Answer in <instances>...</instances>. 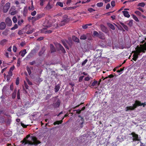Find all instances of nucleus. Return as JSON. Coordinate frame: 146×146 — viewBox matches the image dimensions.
<instances>
[{
	"label": "nucleus",
	"mask_w": 146,
	"mask_h": 146,
	"mask_svg": "<svg viewBox=\"0 0 146 146\" xmlns=\"http://www.w3.org/2000/svg\"><path fill=\"white\" fill-rule=\"evenodd\" d=\"M31 141L29 140H26V138H24L23 140L21 141V143H24V145H25L27 144H28L29 145H37L38 144L41 143V142L37 140V138L33 136H31Z\"/></svg>",
	"instance_id": "nucleus-1"
},
{
	"label": "nucleus",
	"mask_w": 146,
	"mask_h": 146,
	"mask_svg": "<svg viewBox=\"0 0 146 146\" xmlns=\"http://www.w3.org/2000/svg\"><path fill=\"white\" fill-rule=\"evenodd\" d=\"M135 50L132 51V53H134V54L133 55V58L132 59L135 61H136L138 57V56L140 55V53L142 52L145 53V51L143 49V48L141 46H137V47L135 48Z\"/></svg>",
	"instance_id": "nucleus-2"
},
{
	"label": "nucleus",
	"mask_w": 146,
	"mask_h": 146,
	"mask_svg": "<svg viewBox=\"0 0 146 146\" xmlns=\"http://www.w3.org/2000/svg\"><path fill=\"white\" fill-rule=\"evenodd\" d=\"M146 105V102L141 103V102L138 100H136L135 101V104L133 106H127L126 108V111H127L129 110H133L137 107L143 106V107H144Z\"/></svg>",
	"instance_id": "nucleus-3"
},
{
	"label": "nucleus",
	"mask_w": 146,
	"mask_h": 146,
	"mask_svg": "<svg viewBox=\"0 0 146 146\" xmlns=\"http://www.w3.org/2000/svg\"><path fill=\"white\" fill-rule=\"evenodd\" d=\"M58 96L53 98V104L51 105L54 108H57L60 106L61 103L60 100L58 98Z\"/></svg>",
	"instance_id": "nucleus-4"
},
{
	"label": "nucleus",
	"mask_w": 146,
	"mask_h": 146,
	"mask_svg": "<svg viewBox=\"0 0 146 146\" xmlns=\"http://www.w3.org/2000/svg\"><path fill=\"white\" fill-rule=\"evenodd\" d=\"M103 35L101 33V47H104L106 46H109L111 44V42L108 39V42H107V39H105V36H103Z\"/></svg>",
	"instance_id": "nucleus-5"
},
{
	"label": "nucleus",
	"mask_w": 146,
	"mask_h": 146,
	"mask_svg": "<svg viewBox=\"0 0 146 146\" xmlns=\"http://www.w3.org/2000/svg\"><path fill=\"white\" fill-rule=\"evenodd\" d=\"M84 121V118H81V119H78L76 121V125L77 126V127H76V129H80L82 128L83 126V124Z\"/></svg>",
	"instance_id": "nucleus-6"
},
{
	"label": "nucleus",
	"mask_w": 146,
	"mask_h": 146,
	"mask_svg": "<svg viewBox=\"0 0 146 146\" xmlns=\"http://www.w3.org/2000/svg\"><path fill=\"white\" fill-rule=\"evenodd\" d=\"M69 20L68 18V16L67 15H65L63 16L62 20L61 21V23L59 24L60 26L64 25L68 23Z\"/></svg>",
	"instance_id": "nucleus-7"
},
{
	"label": "nucleus",
	"mask_w": 146,
	"mask_h": 146,
	"mask_svg": "<svg viewBox=\"0 0 146 146\" xmlns=\"http://www.w3.org/2000/svg\"><path fill=\"white\" fill-rule=\"evenodd\" d=\"M131 135L133 137V141H139L140 140L138 137V135L134 132L131 133Z\"/></svg>",
	"instance_id": "nucleus-8"
},
{
	"label": "nucleus",
	"mask_w": 146,
	"mask_h": 146,
	"mask_svg": "<svg viewBox=\"0 0 146 146\" xmlns=\"http://www.w3.org/2000/svg\"><path fill=\"white\" fill-rule=\"evenodd\" d=\"M57 51L60 50L64 54L66 53V51L63 46L60 44H58L57 45Z\"/></svg>",
	"instance_id": "nucleus-9"
},
{
	"label": "nucleus",
	"mask_w": 146,
	"mask_h": 146,
	"mask_svg": "<svg viewBox=\"0 0 146 146\" xmlns=\"http://www.w3.org/2000/svg\"><path fill=\"white\" fill-rule=\"evenodd\" d=\"M10 7V3H6L4 6L3 9V12L6 13L8 11Z\"/></svg>",
	"instance_id": "nucleus-10"
},
{
	"label": "nucleus",
	"mask_w": 146,
	"mask_h": 146,
	"mask_svg": "<svg viewBox=\"0 0 146 146\" xmlns=\"http://www.w3.org/2000/svg\"><path fill=\"white\" fill-rule=\"evenodd\" d=\"M5 23L6 25L8 26H10L12 25V21L9 17L7 18L5 20Z\"/></svg>",
	"instance_id": "nucleus-11"
},
{
	"label": "nucleus",
	"mask_w": 146,
	"mask_h": 146,
	"mask_svg": "<svg viewBox=\"0 0 146 146\" xmlns=\"http://www.w3.org/2000/svg\"><path fill=\"white\" fill-rule=\"evenodd\" d=\"M101 30L102 31L105 33H107L108 32V30L107 28L102 25H101Z\"/></svg>",
	"instance_id": "nucleus-12"
},
{
	"label": "nucleus",
	"mask_w": 146,
	"mask_h": 146,
	"mask_svg": "<svg viewBox=\"0 0 146 146\" xmlns=\"http://www.w3.org/2000/svg\"><path fill=\"white\" fill-rule=\"evenodd\" d=\"M45 50V47H42V48L41 49V50L39 52V56H41L42 55L44 54Z\"/></svg>",
	"instance_id": "nucleus-13"
},
{
	"label": "nucleus",
	"mask_w": 146,
	"mask_h": 146,
	"mask_svg": "<svg viewBox=\"0 0 146 146\" xmlns=\"http://www.w3.org/2000/svg\"><path fill=\"white\" fill-rule=\"evenodd\" d=\"M60 84H59L55 85V87L54 88L55 93L59 91L60 88Z\"/></svg>",
	"instance_id": "nucleus-14"
},
{
	"label": "nucleus",
	"mask_w": 146,
	"mask_h": 146,
	"mask_svg": "<svg viewBox=\"0 0 146 146\" xmlns=\"http://www.w3.org/2000/svg\"><path fill=\"white\" fill-rule=\"evenodd\" d=\"M50 47L51 53H53L56 51V50L54 45L52 44H50Z\"/></svg>",
	"instance_id": "nucleus-15"
},
{
	"label": "nucleus",
	"mask_w": 146,
	"mask_h": 146,
	"mask_svg": "<svg viewBox=\"0 0 146 146\" xmlns=\"http://www.w3.org/2000/svg\"><path fill=\"white\" fill-rule=\"evenodd\" d=\"M6 27L5 23L4 22H2L0 24V29L1 30L4 29Z\"/></svg>",
	"instance_id": "nucleus-16"
},
{
	"label": "nucleus",
	"mask_w": 146,
	"mask_h": 146,
	"mask_svg": "<svg viewBox=\"0 0 146 146\" xmlns=\"http://www.w3.org/2000/svg\"><path fill=\"white\" fill-rule=\"evenodd\" d=\"M88 35H89V34H87L86 35H83L81 36L80 39L82 40H85L87 38Z\"/></svg>",
	"instance_id": "nucleus-17"
},
{
	"label": "nucleus",
	"mask_w": 146,
	"mask_h": 146,
	"mask_svg": "<svg viewBox=\"0 0 146 146\" xmlns=\"http://www.w3.org/2000/svg\"><path fill=\"white\" fill-rule=\"evenodd\" d=\"M35 50H33L31 52L29 53V54L27 56V58H30L32 57L33 55V53H35Z\"/></svg>",
	"instance_id": "nucleus-18"
},
{
	"label": "nucleus",
	"mask_w": 146,
	"mask_h": 146,
	"mask_svg": "<svg viewBox=\"0 0 146 146\" xmlns=\"http://www.w3.org/2000/svg\"><path fill=\"white\" fill-rule=\"evenodd\" d=\"M124 15L126 17L129 18L130 17V15L129 14V13L127 11H122Z\"/></svg>",
	"instance_id": "nucleus-19"
},
{
	"label": "nucleus",
	"mask_w": 146,
	"mask_h": 146,
	"mask_svg": "<svg viewBox=\"0 0 146 146\" xmlns=\"http://www.w3.org/2000/svg\"><path fill=\"white\" fill-rule=\"evenodd\" d=\"M100 79L99 81V82L98 83L97 81H95L94 82L91 84V86H97L100 84Z\"/></svg>",
	"instance_id": "nucleus-20"
},
{
	"label": "nucleus",
	"mask_w": 146,
	"mask_h": 146,
	"mask_svg": "<svg viewBox=\"0 0 146 146\" xmlns=\"http://www.w3.org/2000/svg\"><path fill=\"white\" fill-rule=\"evenodd\" d=\"M93 35L100 38V35L96 31H94L93 32Z\"/></svg>",
	"instance_id": "nucleus-21"
},
{
	"label": "nucleus",
	"mask_w": 146,
	"mask_h": 146,
	"mask_svg": "<svg viewBox=\"0 0 146 146\" xmlns=\"http://www.w3.org/2000/svg\"><path fill=\"white\" fill-rule=\"evenodd\" d=\"M72 39L73 40L74 42H79L80 40L79 39L75 36H72Z\"/></svg>",
	"instance_id": "nucleus-22"
},
{
	"label": "nucleus",
	"mask_w": 146,
	"mask_h": 146,
	"mask_svg": "<svg viewBox=\"0 0 146 146\" xmlns=\"http://www.w3.org/2000/svg\"><path fill=\"white\" fill-rule=\"evenodd\" d=\"M21 53V55L23 57L24 56L25 54L26 53V50L25 49H24L23 51H21L20 53Z\"/></svg>",
	"instance_id": "nucleus-23"
},
{
	"label": "nucleus",
	"mask_w": 146,
	"mask_h": 146,
	"mask_svg": "<svg viewBox=\"0 0 146 146\" xmlns=\"http://www.w3.org/2000/svg\"><path fill=\"white\" fill-rule=\"evenodd\" d=\"M17 91L15 89L13 93L12 94V98L13 99H14L16 97Z\"/></svg>",
	"instance_id": "nucleus-24"
},
{
	"label": "nucleus",
	"mask_w": 146,
	"mask_h": 146,
	"mask_svg": "<svg viewBox=\"0 0 146 146\" xmlns=\"http://www.w3.org/2000/svg\"><path fill=\"white\" fill-rule=\"evenodd\" d=\"M119 23L127 31L128 30V28L127 26L124 24L122 22H120Z\"/></svg>",
	"instance_id": "nucleus-25"
},
{
	"label": "nucleus",
	"mask_w": 146,
	"mask_h": 146,
	"mask_svg": "<svg viewBox=\"0 0 146 146\" xmlns=\"http://www.w3.org/2000/svg\"><path fill=\"white\" fill-rule=\"evenodd\" d=\"M42 17V16L41 15H37L36 17H35V19H34V20L35 21H36L37 20H38L40 18Z\"/></svg>",
	"instance_id": "nucleus-26"
},
{
	"label": "nucleus",
	"mask_w": 146,
	"mask_h": 146,
	"mask_svg": "<svg viewBox=\"0 0 146 146\" xmlns=\"http://www.w3.org/2000/svg\"><path fill=\"white\" fill-rule=\"evenodd\" d=\"M64 117H63L62 118V120L61 121H56L54 122V123H53V124L54 125H56V124L58 125L60 124L62 122V120L64 119Z\"/></svg>",
	"instance_id": "nucleus-27"
},
{
	"label": "nucleus",
	"mask_w": 146,
	"mask_h": 146,
	"mask_svg": "<svg viewBox=\"0 0 146 146\" xmlns=\"http://www.w3.org/2000/svg\"><path fill=\"white\" fill-rule=\"evenodd\" d=\"M108 26L113 30L115 29V27L113 25L110 23H108Z\"/></svg>",
	"instance_id": "nucleus-28"
},
{
	"label": "nucleus",
	"mask_w": 146,
	"mask_h": 146,
	"mask_svg": "<svg viewBox=\"0 0 146 146\" xmlns=\"http://www.w3.org/2000/svg\"><path fill=\"white\" fill-rule=\"evenodd\" d=\"M28 11L26 7H25L24 9L23 15L25 16H26Z\"/></svg>",
	"instance_id": "nucleus-29"
},
{
	"label": "nucleus",
	"mask_w": 146,
	"mask_h": 146,
	"mask_svg": "<svg viewBox=\"0 0 146 146\" xmlns=\"http://www.w3.org/2000/svg\"><path fill=\"white\" fill-rule=\"evenodd\" d=\"M52 5H50V4L49 3H48L47 5L46 6V7H45V9H46L47 10H49L50 9L52 8Z\"/></svg>",
	"instance_id": "nucleus-30"
},
{
	"label": "nucleus",
	"mask_w": 146,
	"mask_h": 146,
	"mask_svg": "<svg viewBox=\"0 0 146 146\" xmlns=\"http://www.w3.org/2000/svg\"><path fill=\"white\" fill-rule=\"evenodd\" d=\"M92 25V23H90L88 24H87L82 26V27L83 29H86L88 28V27L89 26H91Z\"/></svg>",
	"instance_id": "nucleus-31"
},
{
	"label": "nucleus",
	"mask_w": 146,
	"mask_h": 146,
	"mask_svg": "<svg viewBox=\"0 0 146 146\" xmlns=\"http://www.w3.org/2000/svg\"><path fill=\"white\" fill-rule=\"evenodd\" d=\"M7 40L6 39H4L1 40L0 42V44L1 45H4L7 42Z\"/></svg>",
	"instance_id": "nucleus-32"
},
{
	"label": "nucleus",
	"mask_w": 146,
	"mask_h": 146,
	"mask_svg": "<svg viewBox=\"0 0 146 146\" xmlns=\"http://www.w3.org/2000/svg\"><path fill=\"white\" fill-rule=\"evenodd\" d=\"M113 77H114V76L113 74H111L110 75L108 76H106L104 78V76H102V79L104 78L103 80H104L105 79L107 78H113Z\"/></svg>",
	"instance_id": "nucleus-33"
},
{
	"label": "nucleus",
	"mask_w": 146,
	"mask_h": 146,
	"mask_svg": "<svg viewBox=\"0 0 146 146\" xmlns=\"http://www.w3.org/2000/svg\"><path fill=\"white\" fill-rule=\"evenodd\" d=\"M145 5V3L143 2H141L139 3L137 5V6L138 7H144Z\"/></svg>",
	"instance_id": "nucleus-34"
},
{
	"label": "nucleus",
	"mask_w": 146,
	"mask_h": 146,
	"mask_svg": "<svg viewBox=\"0 0 146 146\" xmlns=\"http://www.w3.org/2000/svg\"><path fill=\"white\" fill-rule=\"evenodd\" d=\"M133 18V19L137 22H139V20L138 19L137 17L135 15H132Z\"/></svg>",
	"instance_id": "nucleus-35"
},
{
	"label": "nucleus",
	"mask_w": 146,
	"mask_h": 146,
	"mask_svg": "<svg viewBox=\"0 0 146 146\" xmlns=\"http://www.w3.org/2000/svg\"><path fill=\"white\" fill-rule=\"evenodd\" d=\"M62 42L64 47L68 49H69V48L68 46L67 45L66 43L64 41H62Z\"/></svg>",
	"instance_id": "nucleus-36"
},
{
	"label": "nucleus",
	"mask_w": 146,
	"mask_h": 146,
	"mask_svg": "<svg viewBox=\"0 0 146 146\" xmlns=\"http://www.w3.org/2000/svg\"><path fill=\"white\" fill-rule=\"evenodd\" d=\"M56 5H58L61 7H63V3L60 2H57Z\"/></svg>",
	"instance_id": "nucleus-37"
},
{
	"label": "nucleus",
	"mask_w": 146,
	"mask_h": 146,
	"mask_svg": "<svg viewBox=\"0 0 146 146\" xmlns=\"http://www.w3.org/2000/svg\"><path fill=\"white\" fill-rule=\"evenodd\" d=\"M27 70L29 73V75H30L31 73V72L29 67L27 66Z\"/></svg>",
	"instance_id": "nucleus-38"
},
{
	"label": "nucleus",
	"mask_w": 146,
	"mask_h": 146,
	"mask_svg": "<svg viewBox=\"0 0 146 146\" xmlns=\"http://www.w3.org/2000/svg\"><path fill=\"white\" fill-rule=\"evenodd\" d=\"M17 98L18 100L20 99V90L19 89L17 92Z\"/></svg>",
	"instance_id": "nucleus-39"
},
{
	"label": "nucleus",
	"mask_w": 146,
	"mask_h": 146,
	"mask_svg": "<svg viewBox=\"0 0 146 146\" xmlns=\"http://www.w3.org/2000/svg\"><path fill=\"white\" fill-rule=\"evenodd\" d=\"M133 20H130L129 23L127 24L130 27H131L133 25Z\"/></svg>",
	"instance_id": "nucleus-40"
},
{
	"label": "nucleus",
	"mask_w": 146,
	"mask_h": 146,
	"mask_svg": "<svg viewBox=\"0 0 146 146\" xmlns=\"http://www.w3.org/2000/svg\"><path fill=\"white\" fill-rule=\"evenodd\" d=\"M140 46L143 48V49L145 51V49H146V42L144 43V44H143V46L141 45H140Z\"/></svg>",
	"instance_id": "nucleus-41"
},
{
	"label": "nucleus",
	"mask_w": 146,
	"mask_h": 146,
	"mask_svg": "<svg viewBox=\"0 0 146 146\" xmlns=\"http://www.w3.org/2000/svg\"><path fill=\"white\" fill-rule=\"evenodd\" d=\"M20 124H21V125L23 127V128H26L27 126L28 125H25L23 123H22V122H21L20 123Z\"/></svg>",
	"instance_id": "nucleus-42"
},
{
	"label": "nucleus",
	"mask_w": 146,
	"mask_h": 146,
	"mask_svg": "<svg viewBox=\"0 0 146 146\" xmlns=\"http://www.w3.org/2000/svg\"><path fill=\"white\" fill-rule=\"evenodd\" d=\"M18 28V25L17 24H15V25L14 26L12 27L11 29V30H13L15 29H17Z\"/></svg>",
	"instance_id": "nucleus-43"
},
{
	"label": "nucleus",
	"mask_w": 146,
	"mask_h": 146,
	"mask_svg": "<svg viewBox=\"0 0 146 146\" xmlns=\"http://www.w3.org/2000/svg\"><path fill=\"white\" fill-rule=\"evenodd\" d=\"M66 42L70 46H71L72 44V41L71 40L67 41Z\"/></svg>",
	"instance_id": "nucleus-44"
},
{
	"label": "nucleus",
	"mask_w": 146,
	"mask_h": 146,
	"mask_svg": "<svg viewBox=\"0 0 146 146\" xmlns=\"http://www.w3.org/2000/svg\"><path fill=\"white\" fill-rule=\"evenodd\" d=\"M31 5H32V6L31 7H29V10H33L34 9V7L33 5V1H32Z\"/></svg>",
	"instance_id": "nucleus-45"
},
{
	"label": "nucleus",
	"mask_w": 146,
	"mask_h": 146,
	"mask_svg": "<svg viewBox=\"0 0 146 146\" xmlns=\"http://www.w3.org/2000/svg\"><path fill=\"white\" fill-rule=\"evenodd\" d=\"M135 13L137 15H138L139 16H140L141 15V13L138 11H136L135 12Z\"/></svg>",
	"instance_id": "nucleus-46"
},
{
	"label": "nucleus",
	"mask_w": 146,
	"mask_h": 146,
	"mask_svg": "<svg viewBox=\"0 0 146 146\" xmlns=\"http://www.w3.org/2000/svg\"><path fill=\"white\" fill-rule=\"evenodd\" d=\"M51 95L52 94H47L46 97V100H47L49 99L51 97Z\"/></svg>",
	"instance_id": "nucleus-47"
},
{
	"label": "nucleus",
	"mask_w": 146,
	"mask_h": 146,
	"mask_svg": "<svg viewBox=\"0 0 146 146\" xmlns=\"http://www.w3.org/2000/svg\"><path fill=\"white\" fill-rule=\"evenodd\" d=\"M88 61V60L87 59H85L84 61H83L82 63V66H84L85 65V64Z\"/></svg>",
	"instance_id": "nucleus-48"
},
{
	"label": "nucleus",
	"mask_w": 146,
	"mask_h": 146,
	"mask_svg": "<svg viewBox=\"0 0 146 146\" xmlns=\"http://www.w3.org/2000/svg\"><path fill=\"white\" fill-rule=\"evenodd\" d=\"M13 21L15 23H16L17 21V19L15 17H14L13 18Z\"/></svg>",
	"instance_id": "nucleus-49"
},
{
	"label": "nucleus",
	"mask_w": 146,
	"mask_h": 146,
	"mask_svg": "<svg viewBox=\"0 0 146 146\" xmlns=\"http://www.w3.org/2000/svg\"><path fill=\"white\" fill-rule=\"evenodd\" d=\"M11 121V120L9 119H7V121H6V122L7 123V124H10Z\"/></svg>",
	"instance_id": "nucleus-50"
},
{
	"label": "nucleus",
	"mask_w": 146,
	"mask_h": 146,
	"mask_svg": "<svg viewBox=\"0 0 146 146\" xmlns=\"http://www.w3.org/2000/svg\"><path fill=\"white\" fill-rule=\"evenodd\" d=\"M19 78L18 77H17L16 79V85H18L19 84Z\"/></svg>",
	"instance_id": "nucleus-51"
},
{
	"label": "nucleus",
	"mask_w": 146,
	"mask_h": 146,
	"mask_svg": "<svg viewBox=\"0 0 146 146\" xmlns=\"http://www.w3.org/2000/svg\"><path fill=\"white\" fill-rule=\"evenodd\" d=\"M8 87V86L7 85L4 86L2 90V92H4L5 91V90H6Z\"/></svg>",
	"instance_id": "nucleus-52"
},
{
	"label": "nucleus",
	"mask_w": 146,
	"mask_h": 146,
	"mask_svg": "<svg viewBox=\"0 0 146 146\" xmlns=\"http://www.w3.org/2000/svg\"><path fill=\"white\" fill-rule=\"evenodd\" d=\"M74 111H76V113H77L80 114L81 113L82 110H80V109H78V110H74Z\"/></svg>",
	"instance_id": "nucleus-53"
},
{
	"label": "nucleus",
	"mask_w": 146,
	"mask_h": 146,
	"mask_svg": "<svg viewBox=\"0 0 146 146\" xmlns=\"http://www.w3.org/2000/svg\"><path fill=\"white\" fill-rule=\"evenodd\" d=\"M33 32V30H31L28 31L27 33V34H30L32 33Z\"/></svg>",
	"instance_id": "nucleus-54"
},
{
	"label": "nucleus",
	"mask_w": 146,
	"mask_h": 146,
	"mask_svg": "<svg viewBox=\"0 0 146 146\" xmlns=\"http://www.w3.org/2000/svg\"><path fill=\"white\" fill-rule=\"evenodd\" d=\"M111 5L112 7H114L115 6V2L114 1H112L111 2Z\"/></svg>",
	"instance_id": "nucleus-55"
},
{
	"label": "nucleus",
	"mask_w": 146,
	"mask_h": 146,
	"mask_svg": "<svg viewBox=\"0 0 146 146\" xmlns=\"http://www.w3.org/2000/svg\"><path fill=\"white\" fill-rule=\"evenodd\" d=\"M88 11L90 12H92L95 10L92 8H89L88 9Z\"/></svg>",
	"instance_id": "nucleus-56"
},
{
	"label": "nucleus",
	"mask_w": 146,
	"mask_h": 146,
	"mask_svg": "<svg viewBox=\"0 0 146 146\" xmlns=\"http://www.w3.org/2000/svg\"><path fill=\"white\" fill-rule=\"evenodd\" d=\"M23 22V20H21V21H19L18 22V24L19 25H20Z\"/></svg>",
	"instance_id": "nucleus-57"
},
{
	"label": "nucleus",
	"mask_w": 146,
	"mask_h": 146,
	"mask_svg": "<svg viewBox=\"0 0 146 146\" xmlns=\"http://www.w3.org/2000/svg\"><path fill=\"white\" fill-rule=\"evenodd\" d=\"M124 68H125L124 67H123V68H121L120 69V70H117V72L118 73V72H122L124 70Z\"/></svg>",
	"instance_id": "nucleus-58"
},
{
	"label": "nucleus",
	"mask_w": 146,
	"mask_h": 146,
	"mask_svg": "<svg viewBox=\"0 0 146 146\" xmlns=\"http://www.w3.org/2000/svg\"><path fill=\"white\" fill-rule=\"evenodd\" d=\"M27 82L28 84L30 85H33V84L31 82L29 79L27 80Z\"/></svg>",
	"instance_id": "nucleus-59"
},
{
	"label": "nucleus",
	"mask_w": 146,
	"mask_h": 146,
	"mask_svg": "<svg viewBox=\"0 0 146 146\" xmlns=\"http://www.w3.org/2000/svg\"><path fill=\"white\" fill-rule=\"evenodd\" d=\"M18 34L19 35H21L23 34V31L22 30H20L18 32Z\"/></svg>",
	"instance_id": "nucleus-60"
},
{
	"label": "nucleus",
	"mask_w": 146,
	"mask_h": 146,
	"mask_svg": "<svg viewBox=\"0 0 146 146\" xmlns=\"http://www.w3.org/2000/svg\"><path fill=\"white\" fill-rule=\"evenodd\" d=\"M8 75L9 76H11L13 75L12 72L9 71L8 72Z\"/></svg>",
	"instance_id": "nucleus-61"
},
{
	"label": "nucleus",
	"mask_w": 146,
	"mask_h": 146,
	"mask_svg": "<svg viewBox=\"0 0 146 146\" xmlns=\"http://www.w3.org/2000/svg\"><path fill=\"white\" fill-rule=\"evenodd\" d=\"M13 51L14 52H16V51L17 50V48L16 46H13Z\"/></svg>",
	"instance_id": "nucleus-62"
},
{
	"label": "nucleus",
	"mask_w": 146,
	"mask_h": 146,
	"mask_svg": "<svg viewBox=\"0 0 146 146\" xmlns=\"http://www.w3.org/2000/svg\"><path fill=\"white\" fill-rule=\"evenodd\" d=\"M36 63L35 61H33L32 62H30L29 64L30 65H33Z\"/></svg>",
	"instance_id": "nucleus-63"
},
{
	"label": "nucleus",
	"mask_w": 146,
	"mask_h": 146,
	"mask_svg": "<svg viewBox=\"0 0 146 146\" xmlns=\"http://www.w3.org/2000/svg\"><path fill=\"white\" fill-rule=\"evenodd\" d=\"M87 38L89 40H91L92 39V37L90 34H89V35H88L87 37Z\"/></svg>",
	"instance_id": "nucleus-64"
}]
</instances>
